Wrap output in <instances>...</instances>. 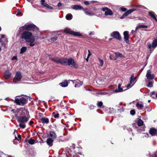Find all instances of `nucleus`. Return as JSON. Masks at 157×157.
<instances>
[{
  "mask_svg": "<svg viewBox=\"0 0 157 157\" xmlns=\"http://www.w3.org/2000/svg\"><path fill=\"white\" fill-rule=\"evenodd\" d=\"M97 105L98 107H101L103 105V103L102 101H99L97 103Z\"/></svg>",
  "mask_w": 157,
  "mask_h": 157,
  "instance_id": "39",
  "label": "nucleus"
},
{
  "mask_svg": "<svg viewBox=\"0 0 157 157\" xmlns=\"http://www.w3.org/2000/svg\"><path fill=\"white\" fill-rule=\"evenodd\" d=\"M61 5H62L61 3L60 2H59L58 3L57 6L58 7H59V6H61Z\"/></svg>",
  "mask_w": 157,
  "mask_h": 157,
  "instance_id": "55",
  "label": "nucleus"
},
{
  "mask_svg": "<svg viewBox=\"0 0 157 157\" xmlns=\"http://www.w3.org/2000/svg\"><path fill=\"white\" fill-rule=\"evenodd\" d=\"M127 129L128 131H132V129L131 128H127Z\"/></svg>",
  "mask_w": 157,
  "mask_h": 157,
  "instance_id": "58",
  "label": "nucleus"
},
{
  "mask_svg": "<svg viewBox=\"0 0 157 157\" xmlns=\"http://www.w3.org/2000/svg\"><path fill=\"white\" fill-rule=\"evenodd\" d=\"M157 46V39H155L153 40L152 44V47L154 48H155Z\"/></svg>",
  "mask_w": 157,
  "mask_h": 157,
  "instance_id": "24",
  "label": "nucleus"
},
{
  "mask_svg": "<svg viewBox=\"0 0 157 157\" xmlns=\"http://www.w3.org/2000/svg\"><path fill=\"white\" fill-rule=\"evenodd\" d=\"M88 54L87 57H89L91 55V53H90V50H88Z\"/></svg>",
  "mask_w": 157,
  "mask_h": 157,
  "instance_id": "47",
  "label": "nucleus"
},
{
  "mask_svg": "<svg viewBox=\"0 0 157 157\" xmlns=\"http://www.w3.org/2000/svg\"><path fill=\"white\" fill-rule=\"evenodd\" d=\"M155 92H154V91H153V92H152L151 93V94L152 95H155Z\"/></svg>",
  "mask_w": 157,
  "mask_h": 157,
  "instance_id": "54",
  "label": "nucleus"
},
{
  "mask_svg": "<svg viewBox=\"0 0 157 157\" xmlns=\"http://www.w3.org/2000/svg\"><path fill=\"white\" fill-rule=\"evenodd\" d=\"M34 140L32 139H30L28 143L31 144H33L34 143Z\"/></svg>",
  "mask_w": 157,
  "mask_h": 157,
  "instance_id": "35",
  "label": "nucleus"
},
{
  "mask_svg": "<svg viewBox=\"0 0 157 157\" xmlns=\"http://www.w3.org/2000/svg\"><path fill=\"white\" fill-rule=\"evenodd\" d=\"M147 47L149 49H150L152 45L150 43H147Z\"/></svg>",
  "mask_w": 157,
  "mask_h": 157,
  "instance_id": "44",
  "label": "nucleus"
},
{
  "mask_svg": "<svg viewBox=\"0 0 157 157\" xmlns=\"http://www.w3.org/2000/svg\"><path fill=\"white\" fill-rule=\"evenodd\" d=\"M27 49V47H22L20 50V54H22L26 52Z\"/></svg>",
  "mask_w": 157,
  "mask_h": 157,
  "instance_id": "25",
  "label": "nucleus"
},
{
  "mask_svg": "<svg viewBox=\"0 0 157 157\" xmlns=\"http://www.w3.org/2000/svg\"><path fill=\"white\" fill-rule=\"evenodd\" d=\"M84 3L86 5H88L89 4V3L88 1H86L84 2Z\"/></svg>",
  "mask_w": 157,
  "mask_h": 157,
  "instance_id": "49",
  "label": "nucleus"
},
{
  "mask_svg": "<svg viewBox=\"0 0 157 157\" xmlns=\"http://www.w3.org/2000/svg\"><path fill=\"white\" fill-rule=\"evenodd\" d=\"M21 77V73L19 72H17L13 79V82L15 83L18 82L20 81Z\"/></svg>",
  "mask_w": 157,
  "mask_h": 157,
  "instance_id": "7",
  "label": "nucleus"
},
{
  "mask_svg": "<svg viewBox=\"0 0 157 157\" xmlns=\"http://www.w3.org/2000/svg\"><path fill=\"white\" fill-rule=\"evenodd\" d=\"M61 64L64 65H68L69 66L71 65L75 68H77L78 67L74 60L71 58H69L68 59L61 58Z\"/></svg>",
  "mask_w": 157,
  "mask_h": 157,
  "instance_id": "4",
  "label": "nucleus"
},
{
  "mask_svg": "<svg viewBox=\"0 0 157 157\" xmlns=\"http://www.w3.org/2000/svg\"><path fill=\"white\" fill-rule=\"evenodd\" d=\"M52 114L54 115V117L55 118H58L59 117V114L58 113L55 114L54 112H53Z\"/></svg>",
  "mask_w": 157,
  "mask_h": 157,
  "instance_id": "38",
  "label": "nucleus"
},
{
  "mask_svg": "<svg viewBox=\"0 0 157 157\" xmlns=\"http://www.w3.org/2000/svg\"><path fill=\"white\" fill-rule=\"evenodd\" d=\"M40 120L43 124H47L49 122L48 118L45 117H43L41 118Z\"/></svg>",
  "mask_w": 157,
  "mask_h": 157,
  "instance_id": "18",
  "label": "nucleus"
},
{
  "mask_svg": "<svg viewBox=\"0 0 157 157\" xmlns=\"http://www.w3.org/2000/svg\"><path fill=\"white\" fill-rule=\"evenodd\" d=\"M152 157H157V152H155L152 155Z\"/></svg>",
  "mask_w": 157,
  "mask_h": 157,
  "instance_id": "45",
  "label": "nucleus"
},
{
  "mask_svg": "<svg viewBox=\"0 0 157 157\" xmlns=\"http://www.w3.org/2000/svg\"><path fill=\"white\" fill-rule=\"evenodd\" d=\"M50 136L52 137L51 138L53 139H55L56 137V134L53 131H51L50 132Z\"/></svg>",
  "mask_w": 157,
  "mask_h": 157,
  "instance_id": "23",
  "label": "nucleus"
},
{
  "mask_svg": "<svg viewBox=\"0 0 157 157\" xmlns=\"http://www.w3.org/2000/svg\"><path fill=\"white\" fill-rule=\"evenodd\" d=\"M49 58L52 60L55 61L56 63H60L61 64V58H52L50 56H49Z\"/></svg>",
  "mask_w": 157,
  "mask_h": 157,
  "instance_id": "16",
  "label": "nucleus"
},
{
  "mask_svg": "<svg viewBox=\"0 0 157 157\" xmlns=\"http://www.w3.org/2000/svg\"><path fill=\"white\" fill-rule=\"evenodd\" d=\"M98 61L100 63V66H102L104 64L103 60L102 59H101L100 58H99Z\"/></svg>",
  "mask_w": 157,
  "mask_h": 157,
  "instance_id": "34",
  "label": "nucleus"
},
{
  "mask_svg": "<svg viewBox=\"0 0 157 157\" xmlns=\"http://www.w3.org/2000/svg\"><path fill=\"white\" fill-rule=\"evenodd\" d=\"M53 139H51L50 138H48L46 140V143L50 146H51L53 145Z\"/></svg>",
  "mask_w": 157,
  "mask_h": 157,
  "instance_id": "20",
  "label": "nucleus"
},
{
  "mask_svg": "<svg viewBox=\"0 0 157 157\" xmlns=\"http://www.w3.org/2000/svg\"><path fill=\"white\" fill-rule=\"evenodd\" d=\"M89 57H87V58L86 59V60L87 62H88V59H89Z\"/></svg>",
  "mask_w": 157,
  "mask_h": 157,
  "instance_id": "62",
  "label": "nucleus"
},
{
  "mask_svg": "<svg viewBox=\"0 0 157 157\" xmlns=\"http://www.w3.org/2000/svg\"><path fill=\"white\" fill-rule=\"evenodd\" d=\"M58 37L57 36H55L53 37H52L51 38V40L52 41H54L57 40V39Z\"/></svg>",
  "mask_w": 157,
  "mask_h": 157,
  "instance_id": "36",
  "label": "nucleus"
},
{
  "mask_svg": "<svg viewBox=\"0 0 157 157\" xmlns=\"http://www.w3.org/2000/svg\"><path fill=\"white\" fill-rule=\"evenodd\" d=\"M128 33V31H124L123 33L124 40L127 43H128V38L129 36Z\"/></svg>",
  "mask_w": 157,
  "mask_h": 157,
  "instance_id": "13",
  "label": "nucleus"
},
{
  "mask_svg": "<svg viewBox=\"0 0 157 157\" xmlns=\"http://www.w3.org/2000/svg\"><path fill=\"white\" fill-rule=\"evenodd\" d=\"M117 57L116 56V57H114V58H113V60H116L117 59Z\"/></svg>",
  "mask_w": 157,
  "mask_h": 157,
  "instance_id": "57",
  "label": "nucleus"
},
{
  "mask_svg": "<svg viewBox=\"0 0 157 157\" xmlns=\"http://www.w3.org/2000/svg\"><path fill=\"white\" fill-rule=\"evenodd\" d=\"M85 13L87 15H89L90 16H92L94 15V14L93 13H91L88 12H86Z\"/></svg>",
  "mask_w": 157,
  "mask_h": 157,
  "instance_id": "41",
  "label": "nucleus"
},
{
  "mask_svg": "<svg viewBox=\"0 0 157 157\" xmlns=\"http://www.w3.org/2000/svg\"><path fill=\"white\" fill-rule=\"evenodd\" d=\"M94 106H90V108L91 109H94Z\"/></svg>",
  "mask_w": 157,
  "mask_h": 157,
  "instance_id": "60",
  "label": "nucleus"
},
{
  "mask_svg": "<svg viewBox=\"0 0 157 157\" xmlns=\"http://www.w3.org/2000/svg\"><path fill=\"white\" fill-rule=\"evenodd\" d=\"M41 4L42 5L44 4L45 3L44 2L45 0H41Z\"/></svg>",
  "mask_w": 157,
  "mask_h": 157,
  "instance_id": "52",
  "label": "nucleus"
},
{
  "mask_svg": "<svg viewBox=\"0 0 157 157\" xmlns=\"http://www.w3.org/2000/svg\"><path fill=\"white\" fill-rule=\"evenodd\" d=\"M136 106L138 108L140 109H142L143 107V105L139 103H137L136 105Z\"/></svg>",
  "mask_w": 157,
  "mask_h": 157,
  "instance_id": "31",
  "label": "nucleus"
},
{
  "mask_svg": "<svg viewBox=\"0 0 157 157\" xmlns=\"http://www.w3.org/2000/svg\"><path fill=\"white\" fill-rule=\"evenodd\" d=\"M155 75L154 74H152L151 70H148L147 72L146 77L149 80L153 79L155 78Z\"/></svg>",
  "mask_w": 157,
  "mask_h": 157,
  "instance_id": "8",
  "label": "nucleus"
},
{
  "mask_svg": "<svg viewBox=\"0 0 157 157\" xmlns=\"http://www.w3.org/2000/svg\"><path fill=\"white\" fill-rule=\"evenodd\" d=\"M42 6H44L45 7H46L48 9H52L53 8L51 7V6H50L48 5V4L46 3L42 5Z\"/></svg>",
  "mask_w": 157,
  "mask_h": 157,
  "instance_id": "30",
  "label": "nucleus"
},
{
  "mask_svg": "<svg viewBox=\"0 0 157 157\" xmlns=\"http://www.w3.org/2000/svg\"><path fill=\"white\" fill-rule=\"evenodd\" d=\"M71 8L74 10H80L82 9V6L77 5H73L71 7Z\"/></svg>",
  "mask_w": 157,
  "mask_h": 157,
  "instance_id": "19",
  "label": "nucleus"
},
{
  "mask_svg": "<svg viewBox=\"0 0 157 157\" xmlns=\"http://www.w3.org/2000/svg\"><path fill=\"white\" fill-rule=\"evenodd\" d=\"M149 133L152 136H154L157 134V130L155 128H152L150 129Z\"/></svg>",
  "mask_w": 157,
  "mask_h": 157,
  "instance_id": "14",
  "label": "nucleus"
},
{
  "mask_svg": "<svg viewBox=\"0 0 157 157\" xmlns=\"http://www.w3.org/2000/svg\"><path fill=\"white\" fill-rule=\"evenodd\" d=\"M136 77H134V74L132 75L130 78V83H132L134 81V80L136 79Z\"/></svg>",
  "mask_w": 157,
  "mask_h": 157,
  "instance_id": "27",
  "label": "nucleus"
},
{
  "mask_svg": "<svg viewBox=\"0 0 157 157\" xmlns=\"http://www.w3.org/2000/svg\"><path fill=\"white\" fill-rule=\"evenodd\" d=\"M19 113L21 115L20 116H16L17 118V120L19 122L25 123L29 120L28 115L29 112L25 109L22 108L20 109Z\"/></svg>",
  "mask_w": 157,
  "mask_h": 157,
  "instance_id": "2",
  "label": "nucleus"
},
{
  "mask_svg": "<svg viewBox=\"0 0 157 157\" xmlns=\"http://www.w3.org/2000/svg\"><path fill=\"white\" fill-rule=\"evenodd\" d=\"M34 123V122L33 121H29V123L30 125H31L32 124H33Z\"/></svg>",
  "mask_w": 157,
  "mask_h": 157,
  "instance_id": "53",
  "label": "nucleus"
},
{
  "mask_svg": "<svg viewBox=\"0 0 157 157\" xmlns=\"http://www.w3.org/2000/svg\"><path fill=\"white\" fill-rule=\"evenodd\" d=\"M111 36L118 40L121 39V36L118 31L113 32L111 34Z\"/></svg>",
  "mask_w": 157,
  "mask_h": 157,
  "instance_id": "10",
  "label": "nucleus"
},
{
  "mask_svg": "<svg viewBox=\"0 0 157 157\" xmlns=\"http://www.w3.org/2000/svg\"><path fill=\"white\" fill-rule=\"evenodd\" d=\"M66 18L67 20H71L72 18V15L71 14H68L66 15Z\"/></svg>",
  "mask_w": 157,
  "mask_h": 157,
  "instance_id": "26",
  "label": "nucleus"
},
{
  "mask_svg": "<svg viewBox=\"0 0 157 157\" xmlns=\"http://www.w3.org/2000/svg\"><path fill=\"white\" fill-rule=\"evenodd\" d=\"M148 87H151L153 86V82H149L147 85Z\"/></svg>",
  "mask_w": 157,
  "mask_h": 157,
  "instance_id": "37",
  "label": "nucleus"
},
{
  "mask_svg": "<svg viewBox=\"0 0 157 157\" xmlns=\"http://www.w3.org/2000/svg\"><path fill=\"white\" fill-rule=\"evenodd\" d=\"M113 55H110L109 56V58L111 60L113 59V58H114Z\"/></svg>",
  "mask_w": 157,
  "mask_h": 157,
  "instance_id": "48",
  "label": "nucleus"
},
{
  "mask_svg": "<svg viewBox=\"0 0 157 157\" xmlns=\"http://www.w3.org/2000/svg\"><path fill=\"white\" fill-rule=\"evenodd\" d=\"M102 10L105 12V16L112 15L113 14L112 10L107 7L103 8Z\"/></svg>",
  "mask_w": 157,
  "mask_h": 157,
  "instance_id": "9",
  "label": "nucleus"
},
{
  "mask_svg": "<svg viewBox=\"0 0 157 157\" xmlns=\"http://www.w3.org/2000/svg\"><path fill=\"white\" fill-rule=\"evenodd\" d=\"M5 35L3 34V35H1V38H2H2H5Z\"/></svg>",
  "mask_w": 157,
  "mask_h": 157,
  "instance_id": "56",
  "label": "nucleus"
},
{
  "mask_svg": "<svg viewBox=\"0 0 157 157\" xmlns=\"http://www.w3.org/2000/svg\"><path fill=\"white\" fill-rule=\"evenodd\" d=\"M19 126L23 129L25 128V124H22L21 123H20L19 124Z\"/></svg>",
  "mask_w": 157,
  "mask_h": 157,
  "instance_id": "40",
  "label": "nucleus"
},
{
  "mask_svg": "<svg viewBox=\"0 0 157 157\" xmlns=\"http://www.w3.org/2000/svg\"><path fill=\"white\" fill-rule=\"evenodd\" d=\"M131 83H130L128 84V85L127 86V88H130V87H131L132 86H132L131 85Z\"/></svg>",
  "mask_w": 157,
  "mask_h": 157,
  "instance_id": "50",
  "label": "nucleus"
},
{
  "mask_svg": "<svg viewBox=\"0 0 157 157\" xmlns=\"http://www.w3.org/2000/svg\"><path fill=\"white\" fill-rule=\"evenodd\" d=\"M17 56H13L12 58V60H16V59H17Z\"/></svg>",
  "mask_w": 157,
  "mask_h": 157,
  "instance_id": "51",
  "label": "nucleus"
},
{
  "mask_svg": "<svg viewBox=\"0 0 157 157\" xmlns=\"http://www.w3.org/2000/svg\"><path fill=\"white\" fill-rule=\"evenodd\" d=\"M77 80H71V81H72L73 83H74V82L76 83L75 82Z\"/></svg>",
  "mask_w": 157,
  "mask_h": 157,
  "instance_id": "59",
  "label": "nucleus"
},
{
  "mask_svg": "<svg viewBox=\"0 0 157 157\" xmlns=\"http://www.w3.org/2000/svg\"><path fill=\"white\" fill-rule=\"evenodd\" d=\"M148 136V134L147 133H144V134H143L142 136L143 137H147Z\"/></svg>",
  "mask_w": 157,
  "mask_h": 157,
  "instance_id": "46",
  "label": "nucleus"
},
{
  "mask_svg": "<svg viewBox=\"0 0 157 157\" xmlns=\"http://www.w3.org/2000/svg\"><path fill=\"white\" fill-rule=\"evenodd\" d=\"M75 82L77 83H76L75 84V87H79L82 84V82L79 80H77Z\"/></svg>",
  "mask_w": 157,
  "mask_h": 157,
  "instance_id": "21",
  "label": "nucleus"
},
{
  "mask_svg": "<svg viewBox=\"0 0 157 157\" xmlns=\"http://www.w3.org/2000/svg\"><path fill=\"white\" fill-rule=\"evenodd\" d=\"M121 84L119 83L118 85V89L113 90L114 93L121 92L123 91V88L121 87Z\"/></svg>",
  "mask_w": 157,
  "mask_h": 157,
  "instance_id": "17",
  "label": "nucleus"
},
{
  "mask_svg": "<svg viewBox=\"0 0 157 157\" xmlns=\"http://www.w3.org/2000/svg\"><path fill=\"white\" fill-rule=\"evenodd\" d=\"M15 102L19 105H23L26 103V100L23 97L18 98L16 97L15 98Z\"/></svg>",
  "mask_w": 157,
  "mask_h": 157,
  "instance_id": "5",
  "label": "nucleus"
},
{
  "mask_svg": "<svg viewBox=\"0 0 157 157\" xmlns=\"http://www.w3.org/2000/svg\"><path fill=\"white\" fill-rule=\"evenodd\" d=\"M143 121L141 119H138L137 124L139 126H142L143 124Z\"/></svg>",
  "mask_w": 157,
  "mask_h": 157,
  "instance_id": "28",
  "label": "nucleus"
},
{
  "mask_svg": "<svg viewBox=\"0 0 157 157\" xmlns=\"http://www.w3.org/2000/svg\"><path fill=\"white\" fill-rule=\"evenodd\" d=\"M147 25H140L138 26H137L136 28V30L137 29H140V28H147Z\"/></svg>",
  "mask_w": 157,
  "mask_h": 157,
  "instance_id": "29",
  "label": "nucleus"
},
{
  "mask_svg": "<svg viewBox=\"0 0 157 157\" xmlns=\"http://www.w3.org/2000/svg\"><path fill=\"white\" fill-rule=\"evenodd\" d=\"M107 94V93L105 92H98V93H96V96H98L100 95H104L106 94Z\"/></svg>",
  "mask_w": 157,
  "mask_h": 157,
  "instance_id": "33",
  "label": "nucleus"
},
{
  "mask_svg": "<svg viewBox=\"0 0 157 157\" xmlns=\"http://www.w3.org/2000/svg\"><path fill=\"white\" fill-rule=\"evenodd\" d=\"M136 113L135 111L134 110H132L130 111V113L131 115H134Z\"/></svg>",
  "mask_w": 157,
  "mask_h": 157,
  "instance_id": "42",
  "label": "nucleus"
},
{
  "mask_svg": "<svg viewBox=\"0 0 157 157\" xmlns=\"http://www.w3.org/2000/svg\"><path fill=\"white\" fill-rule=\"evenodd\" d=\"M93 35V33H90L89 34V35Z\"/></svg>",
  "mask_w": 157,
  "mask_h": 157,
  "instance_id": "64",
  "label": "nucleus"
},
{
  "mask_svg": "<svg viewBox=\"0 0 157 157\" xmlns=\"http://www.w3.org/2000/svg\"><path fill=\"white\" fill-rule=\"evenodd\" d=\"M11 73L9 70L5 71L4 73V78L6 79H8L11 77Z\"/></svg>",
  "mask_w": 157,
  "mask_h": 157,
  "instance_id": "15",
  "label": "nucleus"
},
{
  "mask_svg": "<svg viewBox=\"0 0 157 157\" xmlns=\"http://www.w3.org/2000/svg\"><path fill=\"white\" fill-rule=\"evenodd\" d=\"M120 10L122 11L123 12H125L126 11L127 9L126 8L123 7H121L120 8Z\"/></svg>",
  "mask_w": 157,
  "mask_h": 157,
  "instance_id": "43",
  "label": "nucleus"
},
{
  "mask_svg": "<svg viewBox=\"0 0 157 157\" xmlns=\"http://www.w3.org/2000/svg\"><path fill=\"white\" fill-rule=\"evenodd\" d=\"M64 32L67 33L71 34L75 36H81V34L79 33L72 31L71 29L68 28L65 29H64Z\"/></svg>",
  "mask_w": 157,
  "mask_h": 157,
  "instance_id": "6",
  "label": "nucleus"
},
{
  "mask_svg": "<svg viewBox=\"0 0 157 157\" xmlns=\"http://www.w3.org/2000/svg\"><path fill=\"white\" fill-rule=\"evenodd\" d=\"M115 55L117 57H123V55L121 53L119 52H116L115 53Z\"/></svg>",
  "mask_w": 157,
  "mask_h": 157,
  "instance_id": "32",
  "label": "nucleus"
},
{
  "mask_svg": "<svg viewBox=\"0 0 157 157\" xmlns=\"http://www.w3.org/2000/svg\"><path fill=\"white\" fill-rule=\"evenodd\" d=\"M18 137L20 139L21 138V136L20 135H18Z\"/></svg>",
  "mask_w": 157,
  "mask_h": 157,
  "instance_id": "61",
  "label": "nucleus"
},
{
  "mask_svg": "<svg viewBox=\"0 0 157 157\" xmlns=\"http://www.w3.org/2000/svg\"><path fill=\"white\" fill-rule=\"evenodd\" d=\"M68 83L67 81H65L64 82L60 83L59 84V85L62 87H65L67 86Z\"/></svg>",
  "mask_w": 157,
  "mask_h": 157,
  "instance_id": "22",
  "label": "nucleus"
},
{
  "mask_svg": "<svg viewBox=\"0 0 157 157\" xmlns=\"http://www.w3.org/2000/svg\"><path fill=\"white\" fill-rule=\"evenodd\" d=\"M148 13L151 18L154 20L156 21H157V16L154 12L150 11H149Z\"/></svg>",
  "mask_w": 157,
  "mask_h": 157,
  "instance_id": "12",
  "label": "nucleus"
},
{
  "mask_svg": "<svg viewBox=\"0 0 157 157\" xmlns=\"http://www.w3.org/2000/svg\"><path fill=\"white\" fill-rule=\"evenodd\" d=\"M24 30L34 31L37 32L38 31V29L34 24H26L19 28V33H17V35L18 36H19L20 34Z\"/></svg>",
  "mask_w": 157,
  "mask_h": 157,
  "instance_id": "3",
  "label": "nucleus"
},
{
  "mask_svg": "<svg viewBox=\"0 0 157 157\" xmlns=\"http://www.w3.org/2000/svg\"><path fill=\"white\" fill-rule=\"evenodd\" d=\"M15 140H19L18 139L17 137H15Z\"/></svg>",
  "mask_w": 157,
  "mask_h": 157,
  "instance_id": "63",
  "label": "nucleus"
},
{
  "mask_svg": "<svg viewBox=\"0 0 157 157\" xmlns=\"http://www.w3.org/2000/svg\"><path fill=\"white\" fill-rule=\"evenodd\" d=\"M135 9H130L125 12L124 14L121 16L120 17L121 19H123L125 17H127L129 14L131 13L133 11L136 10Z\"/></svg>",
  "mask_w": 157,
  "mask_h": 157,
  "instance_id": "11",
  "label": "nucleus"
},
{
  "mask_svg": "<svg viewBox=\"0 0 157 157\" xmlns=\"http://www.w3.org/2000/svg\"><path fill=\"white\" fill-rule=\"evenodd\" d=\"M21 37L26 42L29 43V45L30 46L33 47L35 45V38L33 34L30 32L27 31L23 32L21 35Z\"/></svg>",
  "mask_w": 157,
  "mask_h": 157,
  "instance_id": "1",
  "label": "nucleus"
}]
</instances>
